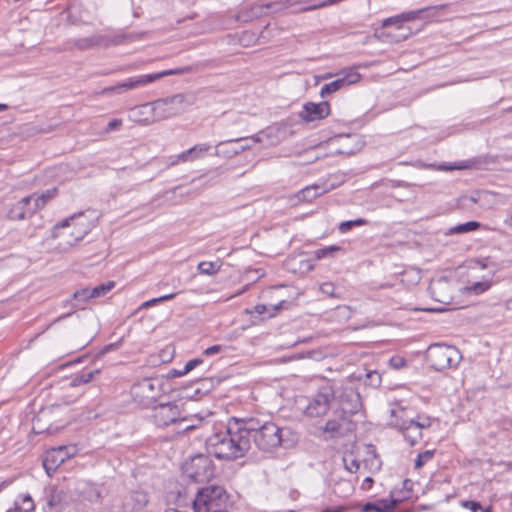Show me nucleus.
Segmentation results:
<instances>
[{"label": "nucleus", "mask_w": 512, "mask_h": 512, "mask_svg": "<svg viewBox=\"0 0 512 512\" xmlns=\"http://www.w3.org/2000/svg\"><path fill=\"white\" fill-rule=\"evenodd\" d=\"M245 435L249 449L253 442L264 453H274L278 448H291L297 441L296 434L287 426H279L273 421L258 418H243Z\"/></svg>", "instance_id": "1"}, {"label": "nucleus", "mask_w": 512, "mask_h": 512, "mask_svg": "<svg viewBox=\"0 0 512 512\" xmlns=\"http://www.w3.org/2000/svg\"><path fill=\"white\" fill-rule=\"evenodd\" d=\"M242 421L243 418L232 417L224 430L210 435L205 441L208 454L227 461L244 457L249 451V440Z\"/></svg>", "instance_id": "2"}, {"label": "nucleus", "mask_w": 512, "mask_h": 512, "mask_svg": "<svg viewBox=\"0 0 512 512\" xmlns=\"http://www.w3.org/2000/svg\"><path fill=\"white\" fill-rule=\"evenodd\" d=\"M96 215L92 210L76 213L53 227L52 237L63 238L64 245L72 247L82 240L95 226Z\"/></svg>", "instance_id": "3"}, {"label": "nucleus", "mask_w": 512, "mask_h": 512, "mask_svg": "<svg viewBox=\"0 0 512 512\" xmlns=\"http://www.w3.org/2000/svg\"><path fill=\"white\" fill-rule=\"evenodd\" d=\"M229 495L224 487L209 485L202 487L196 493L193 501L195 512H228Z\"/></svg>", "instance_id": "4"}, {"label": "nucleus", "mask_w": 512, "mask_h": 512, "mask_svg": "<svg viewBox=\"0 0 512 512\" xmlns=\"http://www.w3.org/2000/svg\"><path fill=\"white\" fill-rule=\"evenodd\" d=\"M427 358L432 368L441 371L456 368L463 357L457 347L444 343H435L429 346Z\"/></svg>", "instance_id": "5"}, {"label": "nucleus", "mask_w": 512, "mask_h": 512, "mask_svg": "<svg viewBox=\"0 0 512 512\" xmlns=\"http://www.w3.org/2000/svg\"><path fill=\"white\" fill-rule=\"evenodd\" d=\"M183 475L196 482L210 481L215 475V466L208 455L197 454L182 465Z\"/></svg>", "instance_id": "6"}, {"label": "nucleus", "mask_w": 512, "mask_h": 512, "mask_svg": "<svg viewBox=\"0 0 512 512\" xmlns=\"http://www.w3.org/2000/svg\"><path fill=\"white\" fill-rule=\"evenodd\" d=\"M163 393V381L159 378H143L131 387L135 402L143 407L153 406Z\"/></svg>", "instance_id": "7"}, {"label": "nucleus", "mask_w": 512, "mask_h": 512, "mask_svg": "<svg viewBox=\"0 0 512 512\" xmlns=\"http://www.w3.org/2000/svg\"><path fill=\"white\" fill-rule=\"evenodd\" d=\"M336 390L330 383L322 385L309 400L305 414L309 417L324 416L330 409L331 401L335 399Z\"/></svg>", "instance_id": "8"}, {"label": "nucleus", "mask_w": 512, "mask_h": 512, "mask_svg": "<svg viewBox=\"0 0 512 512\" xmlns=\"http://www.w3.org/2000/svg\"><path fill=\"white\" fill-rule=\"evenodd\" d=\"M192 71H193V67L192 66H184V67H181V68L164 70V71H161V72H158V73L131 77V78L125 80L124 82L119 83L116 86H113V87L109 88V90H111V91H119L120 89H127V90L135 89V88H138V87H141V86H145V85H147L149 83H152V82H154L156 80H159V79H161V78H163L165 76L181 75V74L190 73Z\"/></svg>", "instance_id": "9"}, {"label": "nucleus", "mask_w": 512, "mask_h": 512, "mask_svg": "<svg viewBox=\"0 0 512 512\" xmlns=\"http://www.w3.org/2000/svg\"><path fill=\"white\" fill-rule=\"evenodd\" d=\"M151 407L150 417L155 426L165 428L177 422L181 425L182 410L175 402L159 403Z\"/></svg>", "instance_id": "10"}, {"label": "nucleus", "mask_w": 512, "mask_h": 512, "mask_svg": "<svg viewBox=\"0 0 512 512\" xmlns=\"http://www.w3.org/2000/svg\"><path fill=\"white\" fill-rule=\"evenodd\" d=\"M335 399H338L342 419H346V415L358 413L362 408L360 393L352 385H343L336 390Z\"/></svg>", "instance_id": "11"}, {"label": "nucleus", "mask_w": 512, "mask_h": 512, "mask_svg": "<svg viewBox=\"0 0 512 512\" xmlns=\"http://www.w3.org/2000/svg\"><path fill=\"white\" fill-rule=\"evenodd\" d=\"M77 453L75 445L58 446L49 449L43 458V467L48 475H52L67 459Z\"/></svg>", "instance_id": "12"}, {"label": "nucleus", "mask_w": 512, "mask_h": 512, "mask_svg": "<svg viewBox=\"0 0 512 512\" xmlns=\"http://www.w3.org/2000/svg\"><path fill=\"white\" fill-rule=\"evenodd\" d=\"M401 499L395 498L390 495L389 498L378 499L375 501L367 502L363 505V512H408L407 509L400 507Z\"/></svg>", "instance_id": "13"}, {"label": "nucleus", "mask_w": 512, "mask_h": 512, "mask_svg": "<svg viewBox=\"0 0 512 512\" xmlns=\"http://www.w3.org/2000/svg\"><path fill=\"white\" fill-rule=\"evenodd\" d=\"M330 115V104L327 101L320 103L307 102L299 113L300 118L305 122L321 120Z\"/></svg>", "instance_id": "14"}, {"label": "nucleus", "mask_w": 512, "mask_h": 512, "mask_svg": "<svg viewBox=\"0 0 512 512\" xmlns=\"http://www.w3.org/2000/svg\"><path fill=\"white\" fill-rule=\"evenodd\" d=\"M360 74L356 71H350L343 77L337 78L334 81L325 84L320 91V96L325 98L343 88L349 87L350 85L358 82Z\"/></svg>", "instance_id": "15"}, {"label": "nucleus", "mask_w": 512, "mask_h": 512, "mask_svg": "<svg viewBox=\"0 0 512 512\" xmlns=\"http://www.w3.org/2000/svg\"><path fill=\"white\" fill-rule=\"evenodd\" d=\"M141 109L152 112V118H145L144 121L146 123L156 122L173 115L180 113V108L173 106H162L161 108H157L155 105V101L146 103L141 106Z\"/></svg>", "instance_id": "16"}, {"label": "nucleus", "mask_w": 512, "mask_h": 512, "mask_svg": "<svg viewBox=\"0 0 512 512\" xmlns=\"http://www.w3.org/2000/svg\"><path fill=\"white\" fill-rule=\"evenodd\" d=\"M402 432L405 440L411 445H415L422 438V430L415 420H403L395 424Z\"/></svg>", "instance_id": "17"}, {"label": "nucleus", "mask_w": 512, "mask_h": 512, "mask_svg": "<svg viewBox=\"0 0 512 512\" xmlns=\"http://www.w3.org/2000/svg\"><path fill=\"white\" fill-rule=\"evenodd\" d=\"M32 200L33 196H27L13 204L7 212V217L10 220H24L31 217L28 208L33 207Z\"/></svg>", "instance_id": "18"}, {"label": "nucleus", "mask_w": 512, "mask_h": 512, "mask_svg": "<svg viewBox=\"0 0 512 512\" xmlns=\"http://www.w3.org/2000/svg\"><path fill=\"white\" fill-rule=\"evenodd\" d=\"M429 290L432 297L440 303L448 304L452 300L449 293V282L445 278L433 281L429 286Z\"/></svg>", "instance_id": "19"}, {"label": "nucleus", "mask_w": 512, "mask_h": 512, "mask_svg": "<svg viewBox=\"0 0 512 512\" xmlns=\"http://www.w3.org/2000/svg\"><path fill=\"white\" fill-rule=\"evenodd\" d=\"M184 103L191 105L193 103V96H188L186 94H176L170 97L155 100V105L157 108L171 105L173 107L180 108V112L184 109Z\"/></svg>", "instance_id": "20"}, {"label": "nucleus", "mask_w": 512, "mask_h": 512, "mask_svg": "<svg viewBox=\"0 0 512 512\" xmlns=\"http://www.w3.org/2000/svg\"><path fill=\"white\" fill-rule=\"evenodd\" d=\"M57 188L56 187H53L51 189H48L44 192L41 193V195H36V194H33V200H32V203H33V207H29L28 208V213L30 215H33L36 213L37 210L43 208L48 201H50L51 199H53L56 195H57Z\"/></svg>", "instance_id": "21"}, {"label": "nucleus", "mask_w": 512, "mask_h": 512, "mask_svg": "<svg viewBox=\"0 0 512 512\" xmlns=\"http://www.w3.org/2000/svg\"><path fill=\"white\" fill-rule=\"evenodd\" d=\"M252 147L250 143L246 142H230L226 146L219 147L217 145L216 154L224 155L225 157L231 158L236 156L246 150H249Z\"/></svg>", "instance_id": "22"}, {"label": "nucleus", "mask_w": 512, "mask_h": 512, "mask_svg": "<svg viewBox=\"0 0 512 512\" xmlns=\"http://www.w3.org/2000/svg\"><path fill=\"white\" fill-rule=\"evenodd\" d=\"M147 495L142 492H133L130 494L129 498L123 503L124 512H131L133 510H138L144 507L147 504Z\"/></svg>", "instance_id": "23"}, {"label": "nucleus", "mask_w": 512, "mask_h": 512, "mask_svg": "<svg viewBox=\"0 0 512 512\" xmlns=\"http://www.w3.org/2000/svg\"><path fill=\"white\" fill-rule=\"evenodd\" d=\"M272 132H273L272 128H267L251 137H241V138L221 141L218 143V146L223 147V146H226L230 142H246V143H250L251 145H252V143H262L265 138L268 139L272 136Z\"/></svg>", "instance_id": "24"}, {"label": "nucleus", "mask_w": 512, "mask_h": 512, "mask_svg": "<svg viewBox=\"0 0 512 512\" xmlns=\"http://www.w3.org/2000/svg\"><path fill=\"white\" fill-rule=\"evenodd\" d=\"M210 149V146L208 144H199L195 145L188 150L180 153L177 156L170 157V166H174L178 164L179 162H191L193 161V153L195 151H208Z\"/></svg>", "instance_id": "25"}, {"label": "nucleus", "mask_w": 512, "mask_h": 512, "mask_svg": "<svg viewBox=\"0 0 512 512\" xmlns=\"http://www.w3.org/2000/svg\"><path fill=\"white\" fill-rule=\"evenodd\" d=\"M328 190L329 189L317 184L307 186L297 193V198L300 201L311 202L318 196H321L322 194L326 193Z\"/></svg>", "instance_id": "26"}, {"label": "nucleus", "mask_w": 512, "mask_h": 512, "mask_svg": "<svg viewBox=\"0 0 512 512\" xmlns=\"http://www.w3.org/2000/svg\"><path fill=\"white\" fill-rule=\"evenodd\" d=\"M443 7H444V5L432 6V7H425V8L414 10V11L403 12L400 14V17L403 22L414 21L416 19L429 17L431 11L441 9Z\"/></svg>", "instance_id": "27"}, {"label": "nucleus", "mask_w": 512, "mask_h": 512, "mask_svg": "<svg viewBox=\"0 0 512 512\" xmlns=\"http://www.w3.org/2000/svg\"><path fill=\"white\" fill-rule=\"evenodd\" d=\"M390 26H395V28L399 31H403L401 32L397 37H398V41L399 40H405L408 38L409 34H410V30L409 28H405L403 26V21L401 20V17H400V14L399 15H396V16H393V17H389V18H386L383 20L382 22V28H388Z\"/></svg>", "instance_id": "28"}, {"label": "nucleus", "mask_w": 512, "mask_h": 512, "mask_svg": "<svg viewBox=\"0 0 512 512\" xmlns=\"http://www.w3.org/2000/svg\"><path fill=\"white\" fill-rule=\"evenodd\" d=\"M222 267V262L217 261H202L197 265V270L200 274L213 276L216 275Z\"/></svg>", "instance_id": "29"}, {"label": "nucleus", "mask_w": 512, "mask_h": 512, "mask_svg": "<svg viewBox=\"0 0 512 512\" xmlns=\"http://www.w3.org/2000/svg\"><path fill=\"white\" fill-rule=\"evenodd\" d=\"M480 226L481 224L478 221H468L466 223L458 224L454 227L449 228L445 234H465L478 230Z\"/></svg>", "instance_id": "30"}, {"label": "nucleus", "mask_w": 512, "mask_h": 512, "mask_svg": "<svg viewBox=\"0 0 512 512\" xmlns=\"http://www.w3.org/2000/svg\"><path fill=\"white\" fill-rule=\"evenodd\" d=\"M103 40L102 36L94 35L91 37H85L75 40L74 46L79 50H87L94 46L101 45Z\"/></svg>", "instance_id": "31"}, {"label": "nucleus", "mask_w": 512, "mask_h": 512, "mask_svg": "<svg viewBox=\"0 0 512 512\" xmlns=\"http://www.w3.org/2000/svg\"><path fill=\"white\" fill-rule=\"evenodd\" d=\"M14 507L20 512H34L35 505L29 494H25L19 497L14 502Z\"/></svg>", "instance_id": "32"}, {"label": "nucleus", "mask_w": 512, "mask_h": 512, "mask_svg": "<svg viewBox=\"0 0 512 512\" xmlns=\"http://www.w3.org/2000/svg\"><path fill=\"white\" fill-rule=\"evenodd\" d=\"M100 371L98 369L92 371H82L81 373L75 375L71 380V386L76 387L82 384H87L91 382L96 374H99Z\"/></svg>", "instance_id": "33"}, {"label": "nucleus", "mask_w": 512, "mask_h": 512, "mask_svg": "<svg viewBox=\"0 0 512 512\" xmlns=\"http://www.w3.org/2000/svg\"><path fill=\"white\" fill-rule=\"evenodd\" d=\"M63 493L62 491L52 490L47 496V506L50 510L59 512L62 508Z\"/></svg>", "instance_id": "34"}, {"label": "nucleus", "mask_w": 512, "mask_h": 512, "mask_svg": "<svg viewBox=\"0 0 512 512\" xmlns=\"http://www.w3.org/2000/svg\"><path fill=\"white\" fill-rule=\"evenodd\" d=\"M342 249L343 248L341 246L331 245L314 251V256L316 259L332 258L335 256V253L341 251Z\"/></svg>", "instance_id": "35"}, {"label": "nucleus", "mask_w": 512, "mask_h": 512, "mask_svg": "<svg viewBox=\"0 0 512 512\" xmlns=\"http://www.w3.org/2000/svg\"><path fill=\"white\" fill-rule=\"evenodd\" d=\"M368 221L364 218H357L355 220L343 221L340 223L338 229L341 233H347L356 226L366 225Z\"/></svg>", "instance_id": "36"}, {"label": "nucleus", "mask_w": 512, "mask_h": 512, "mask_svg": "<svg viewBox=\"0 0 512 512\" xmlns=\"http://www.w3.org/2000/svg\"><path fill=\"white\" fill-rule=\"evenodd\" d=\"M115 286V282L114 281H108L106 283H102L94 288H92V296H94V298H98V297H101V296H104L106 295L109 291H111Z\"/></svg>", "instance_id": "37"}, {"label": "nucleus", "mask_w": 512, "mask_h": 512, "mask_svg": "<svg viewBox=\"0 0 512 512\" xmlns=\"http://www.w3.org/2000/svg\"><path fill=\"white\" fill-rule=\"evenodd\" d=\"M434 456L433 450H426L418 454L415 460V468H422L428 461H430Z\"/></svg>", "instance_id": "38"}, {"label": "nucleus", "mask_w": 512, "mask_h": 512, "mask_svg": "<svg viewBox=\"0 0 512 512\" xmlns=\"http://www.w3.org/2000/svg\"><path fill=\"white\" fill-rule=\"evenodd\" d=\"M92 294V288H83L73 293V300L84 303L88 299L94 298Z\"/></svg>", "instance_id": "39"}, {"label": "nucleus", "mask_w": 512, "mask_h": 512, "mask_svg": "<svg viewBox=\"0 0 512 512\" xmlns=\"http://www.w3.org/2000/svg\"><path fill=\"white\" fill-rule=\"evenodd\" d=\"M341 420H343V419L341 418L340 420H337V419L328 420L323 428L324 431L328 432V433H332V434L340 433V430L342 427Z\"/></svg>", "instance_id": "40"}, {"label": "nucleus", "mask_w": 512, "mask_h": 512, "mask_svg": "<svg viewBox=\"0 0 512 512\" xmlns=\"http://www.w3.org/2000/svg\"><path fill=\"white\" fill-rule=\"evenodd\" d=\"M365 384L378 387L381 384V375L377 371H369L365 374Z\"/></svg>", "instance_id": "41"}, {"label": "nucleus", "mask_w": 512, "mask_h": 512, "mask_svg": "<svg viewBox=\"0 0 512 512\" xmlns=\"http://www.w3.org/2000/svg\"><path fill=\"white\" fill-rule=\"evenodd\" d=\"M177 293H171V294H167V295H163V296H160V297H157V298H153L151 300H148L146 302H144L140 308H148V307H151L157 303H160V302H164V301H168V300H172L176 297Z\"/></svg>", "instance_id": "42"}, {"label": "nucleus", "mask_w": 512, "mask_h": 512, "mask_svg": "<svg viewBox=\"0 0 512 512\" xmlns=\"http://www.w3.org/2000/svg\"><path fill=\"white\" fill-rule=\"evenodd\" d=\"M491 287V282L489 281H481L476 282L473 285L467 287V290L474 292L475 294H481L487 291Z\"/></svg>", "instance_id": "43"}, {"label": "nucleus", "mask_w": 512, "mask_h": 512, "mask_svg": "<svg viewBox=\"0 0 512 512\" xmlns=\"http://www.w3.org/2000/svg\"><path fill=\"white\" fill-rule=\"evenodd\" d=\"M460 505L471 512H478L482 509L481 503L475 500H461Z\"/></svg>", "instance_id": "44"}, {"label": "nucleus", "mask_w": 512, "mask_h": 512, "mask_svg": "<svg viewBox=\"0 0 512 512\" xmlns=\"http://www.w3.org/2000/svg\"><path fill=\"white\" fill-rule=\"evenodd\" d=\"M343 462H344L345 468L351 473H356L360 468V463L356 459L349 460L347 457H344Z\"/></svg>", "instance_id": "45"}, {"label": "nucleus", "mask_w": 512, "mask_h": 512, "mask_svg": "<svg viewBox=\"0 0 512 512\" xmlns=\"http://www.w3.org/2000/svg\"><path fill=\"white\" fill-rule=\"evenodd\" d=\"M182 420L180 421L181 422V425L179 424V422L177 423H172V425H176L177 427V433L178 434H181V433H186L188 431H191L193 429H195V426L194 425H188V424H185V422L187 421L186 417L182 415Z\"/></svg>", "instance_id": "46"}, {"label": "nucleus", "mask_w": 512, "mask_h": 512, "mask_svg": "<svg viewBox=\"0 0 512 512\" xmlns=\"http://www.w3.org/2000/svg\"><path fill=\"white\" fill-rule=\"evenodd\" d=\"M320 291L323 293V294H326L328 295L329 297H336L335 295V287L332 283L330 282H325L323 283L321 286H320Z\"/></svg>", "instance_id": "47"}, {"label": "nucleus", "mask_w": 512, "mask_h": 512, "mask_svg": "<svg viewBox=\"0 0 512 512\" xmlns=\"http://www.w3.org/2000/svg\"><path fill=\"white\" fill-rule=\"evenodd\" d=\"M203 362V360L201 358H194V359H191L189 360L185 366H184V373H189L190 371H192L194 368H196L197 366H199L201 363Z\"/></svg>", "instance_id": "48"}, {"label": "nucleus", "mask_w": 512, "mask_h": 512, "mask_svg": "<svg viewBox=\"0 0 512 512\" xmlns=\"http://www.w3.org/2000/svg\"><path fill=\"white\" fill-rule=\"evenodd\" d=\"M122 126V120L112 119L108 122L105 132H112L119 129Z\"/></svg>", "instance_id": "49"}, {"label": "nucleus", "mask_w": 512, "mask_h": 512, "mask_svg": "<svg viewBox=\"0 0 512 512\" xmlns=\"http://www.w3.org/2000/svg\"><path fill=\"white\" fill-rule=\"evenodd\" d=\"M223 346L222 345H213V346H210L208 348H206L203 352L204 355L206 356H212V355H215V354H218L220 352L223 351Z\"/></svg>", "instance_id": "50"}, {"label": "nucleus", "mask_w": 512, "mask_h": 512, "mask_svg": "<svg viewBox=\"0 0 512 512\" xmlns=\"http://www.w3.org/2000/svg\"><path fill=\"white\" fill-rule=\"evenodd\" d=\"M415 424H418L420 429L423 430L431 426V419L429 417L418 416V420H415Z\"/></svg>", "instance_id": "51"}, {"label": "nucleus", "mask_w": 512, "mask_h": 512, "mask_svg": "<svg viewBox=\"0 0 512 512\" xmlns=\"http://www.w3.org/2000/svg\"><path fill=\"white\" fill-rule=\"evenodd\" d=\"M390 363L396 369L402 368L403 366L406 365L405 360L403 358H399V357L392 358L390 360Z\"/></svg>", "instance_id": "52"}, {"label": "nucleus", "mask_w": 512, "mask_h": 512, "mask_svg": "<svg viewBox=\"0 0 512 512\" xmlns=\"http://www.w3.org/2000/svg\"><path fill=\"white\" fill-rule=\"evenodd\" d=\"M186 374L187 373H184V368L182 370L172 369L169 371L168 376L170 378H175V377L184 376Z\"/></svg>", "instance_id": "53"}, {"label": "nucleus", "mask_w": 512, "mask_h": 512, "mask_svg": "<svg viewBox=\"0 0 512 512\" xmlns=\"http://www.w3.org/2000/svg\"><path fill=\"white\" fill-rule=\"evenodd\" d=\"M119 345H120V342L111 343V344H109V345L104 347L103 353H107L109 351L116 350V349L119 348Z\"/></svg>", "instance_id": "54"}, {"label": "nucleus", "mask_w": 512, "mask_h": 512, "mask_svg": "<svg viewBox=\"0 0 512 512\" xmlns=\"http://www.w3.org/2000/svg\"><path fill=\"white\" fill-rule=\"evenodd\" d=\"M374 483L373 478L366 477L362 483V489H369L371 488L372 484Z\"/></svg>", "instance_id": "55"}, {"label": "nucleus", "mask_w": 512, "mask_h": 512, "mask_svg": "<svg viewBox=\"0 0 512 512\" xmlns=\"http://www.w3.org/2000/svg\"><path fill=\"white\" fill-rule=\"evenodd\" d=\"M254 311L259 315H262L267 311V307L264 304H258L254 307Z\"/></svg>", "instance_id": "56"}, {"label": "nucleus", "mask_w": 512, "mask_h": 512, "mask_svg": "<svg viewBox=\"0 0 512 512\" xmlns=\"http://www.w3.org/2000/svg\"><path fill=\"white\" fill-rule=\"evenodd\" d=\"M369 453H371L373 458L377 461V467L379 468L380 460H379L378 456L376 455V452L372 446H370V448H369Z\"/></svg>", "instance_id": "57"}, {"label": "nucleus", "mask_w": 512, "mask_h": 512, "mask_svg": "<svg viewBox=\"0 0 512 512\" xmlns=\"http://www.w3.org/2000/svg\"><path fill=\"white\" fill-rule=\"evenodd\" d=\"M299 495H300L299 491H297L295 489L291 490L289 493V496L292 500H297Z\"/></svg>", "instance_id": "58"}, {"label": "nucleus", "mask_w": 512, "mask_h": 512, "mask_svg": "<svg viewBox=\"0 0 512 512\" xmlns=\"http://www.w3.org/2000/svg\"><path fill=\"white\" fill-rule=\"evenodd\" d=\"M207 151H195L193 153V161L198 159V158H201Z\"/></svg>", "instance_id": "59"}, {"label": "nucleus", "mask_w": 512, "mask_h": 512, "mask_svg": "<svg viewBox=\"0 0 512 512\" xmlns=\"http://www.w3.org/2000/svg\"><path fill=\"white\" fill-rule=\"evenodd\" d=\"M408 485H411V481L410 480L406 479L405 481H403V488L404 489H409Z\"/></svg>", "instance_id": "60"}, {"label": "nucleus", "mask_w": 512, "mask_h": 512, "mask_svg": "<svg viewBox=\"0 0 512 512\" xmlns=\"http://www.w3.org/2000/svg\"><path fill=\"white\" fill-rule=\"evenodd\" d=\"M181 188H182L181 186H177V187L173 188L172 190L167 191L165 194L168 195L169 193H175L177 190H180Z\"/></svg>", "instance_id": "61"}, {"label": "nucleus", "mask_w": 512, "mask_h": 512, "mask_svg": "<svg viewBox=\"0 0 512 512\" xmlns=\"http://www.w3.org/2000/svg\"><path fill=\"white\" fill-rule=\"evenodd\" d=\"M481 511H482V512H493V508H492V506L490 505V506H488V507H486V508H482V509H481Z\"/></svg>", "instance_id": "62"}, {"label": "nucleus", "mask_w": 512, "mask_h": 512, "mask_svg": "<svg viewBox=\"0 0 512 512\" xmlns=\"http://www.w3.org/2000/svg\"><path fill=\"white\" fill-rule=\"evenodd\" d=\"M70 315H71V313H67V314H65V315L59 316V317L55 320V322H58V321H60V320H62V319H64V318H66V317H68V316H70Z\"/></svg>", "instance_id": "63"}, {"label": "nucleus", "mask_w": 512, "mask_h": 512, "mask_svg": "<svg viewBox=\"0 0 512 512\" xmlns=\"http://www.w3.org/2000/svg\"><path fill=\"white\" fill-rule=\"evenodd\" d=\"M506 223H507L509 226H512V213H511L510 218L506 221Z\"/></svg>", "instance_id": "64"}]
</instances>
